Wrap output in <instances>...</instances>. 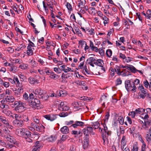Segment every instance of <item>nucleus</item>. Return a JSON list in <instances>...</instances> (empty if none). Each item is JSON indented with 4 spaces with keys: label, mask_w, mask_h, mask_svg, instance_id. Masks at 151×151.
Instances as JSON below:
<instances>
[{
    "label": "nucleus",
    "mask_w": 151,
    "mask_h": 151,
    "mask_svg": "<svg viewBox=\"0 0 151 151\" xmlns=\"http://www.w3.org/2000/svg\"><path fill=\"white\" fill-rule=\"evenodd\" d=\"M15 119L14 120L13 124L17 127H22L24 125V121L27 122L29 120L27 116L24 115L21 116L18 114H15Z\"/></svg>",
    "instance_id": "1"
},
{
    "label": "nucleus",
    "mask_w": 151,
    "mask_h": 151,
    "mask_svg": "<svg viewBox=\"0 0 151 151\" xmlns=\"http://www.w3.org/2000/svg\"><path fill=\"white\" fill-rule=\"evenodd\" d=\"M29 102L28 103L29 105L34 109H38L40 106V101L36 98H34L33 94L31 93V95L29 99Z\"/></svg>",
    "instance_id": "2"
},
{
    "label": "nucleus",
    "mask_w": 151,
    "mask_h": 151,
    "mask_svg": "<svg viewBox=\"0 0 151 151\" xmlns=\"http://www.w3.org/2000/svg\"><path fill=\"white\" fill-rule=\"evenodd\" d=\"M34 92L35 94L38 96L39 99H42L43 100H46L49 97L46 92L40 88L36 89Z\"/></svg>",
    "instance_id": "3"
},
{
    "label": "nucleus",
    "mask_w": 151,
    "mask_h": 151,
    "mask_svg": "<svg viewBox=\"0 0 151 151\" xmlns=\"http://www.w3.org/2000/svg\"><path fill=\"white\" fill-rule=\"evenodd\" d=\"M124 83L125 88L127 91H131L135 92L136 91L137 88L134 82L129 80H126Z\"/></svg>",
    "instance_id": "4"
},
{
    "label": "nucleus",
    "mask_w": 151,
    "mask_h": 151,
    "mask_svg": "<svg viewBox=\"0 0 151 151\" xmlns=\"http://www.w3.org/2000/svg\"><path fill=\"white\" fill-rule=\"evenodd\" d=\"M104 127V132L101 134L102 139L103 140V143L105 145L107 144L109 142L108 139L109 134V132L108 130V128L105 124H103Z\"/></svg>",
    "instance_id": "5"
},
{
    "label": "nucleus",
    "mask_w": 151,
    "mask_h": 151,
    "mask_svg": "<svg viewBox=\"0 0 151 151\" xmlns=\"http://www.w3.org/2000/svg\"><path fill=\"white\" fill-rule=\"evenodd\" d=\"M0 121L3 123L6 126L9 128L12 129L13 128L12 126L9 124L8 119L5 117L0 115Z\"/></svg>",
    "instance_id": "6"
},
{
    "label": "nucleus",
    "mask_w": 151,
    "mask_h": 151,
    "mask_svg": "<svg viewBox=\"0 0 151 151\" xmlns=\"http://www.w3.org/2000/svg\"><path fill=\"white\" fill-rule=\"evenodd\" d=\"M93 128L91 127H87L84 128L82 132L83 134L86 135L85 137L89 138V134L93 132Z\"/></svg>",
    "instance_id": "7"
},
{
    "label": "nucleus",
    "mask_w": 151,
    "mask_h": 151,
    "mask_svg": "<svg viewBox=\"0 0 151 151\" xmlns=\"http://www.w3.org/2000/svg\"><path fill=\"white\" fill-rule=\"evenodd\" d=\"M69 107L64 104V102H61L58 106V109L61 111H65L68 110Z\"/></svg>",
    "instance_id": "8"
},
{
    "label": "nucleus",
    "mask_w": 151,
    "mask_h": 151,
    "mask_svg": "<svg viewBox=\"0 0 151 151\" xmlns=\"http://www.w3.org/2000/svg\"><path fill=\"white\" fill-rule=\"evenodd\" d=\"M15 98L12 96H7L4 99L2 100L1 102L2 103L4 102V104L5 103V102L12 103L14 101Z\"/></svg>",
    "instance_id": "9"
},
{
    "label": "nucleus",
    "mask_w": 151,
    "mask_h": 151,
    "mask_svg": "<svg viewBox=\"0 0 151 151\" xmlns=\"http://www.w3.org/2000/svg\"><path fill=\"white\" fill-rule=\"evenodd\" d=\"M58 115H55L53 114H50L48 115H46L44 116V117L47 119L52 121L55 119L57 118Z\"/></svg>",
    "instance_id": "10"
},
{
    "label": "nucleus",
    "mask_w": 151,
    "mask_h": 151,
    "mask_svg": "<svg viewBox=\"0 0 151 151\" xmlns=\"http://www.w3.org/2000/svg\"><path fill=\"white\" fill-rule=\"evenodd\" d=\"M42 146L39 141H37L35 143L34 146L33 147L32 151H39L42 148Z\"/></svg>",
    "instance_id": "11"
},
{
    "label": "nucleus",
    "mask_w": 151,
    "mask_h": 151,
    "mask_svg": "<svg viewBox=\"0 0 151 151\" xmlns=\"http://www.w3.org/2000/svg\"><path fill=\"white\" fill-rule=\"evenodd\" d=\"M23 92V88L22 87H19L14 92V94L16 96L19 97L20 96V95Z\"/></svg>",
    "instance_id": "12"
},
{
    "label": "nucleus",
    "mask_w": 151,
    "mask_h": 151,
    "mask_svg": "<svg viewBox=\"0 0 151 151\" xmlns=\"http://www.w3.org/2000/svg\"><path fill=\"white\" fill-rule=\"evenodd\" d=\"M89 138L85 137L83 144V147L84 149L87 148L89 145Z\"/></svg>",
    "instance_id": "13"
},
{
    "label": "nucleus",
    "mask_w": 151,
    "mask_h": 151,
    "mask_svg": "<svg viewBox=\"0 0 151 151\" xmlns=\"http://www.w3.org/2000/svg\"><path fill=\"white\" fill-rule=\"evenodd\" d=\"M84 123L82 122H80L78 121H76L75 122V123L71 125L73 127L75 128H76L78 126H82Z\"/></svg>",
    "instance_id": "14"
},
{
    "label": "nucleus",
    "mask_w": 151,
    "mask_h": 151,
    "mask_svg": "<svg viewBox=\"0 0 151 151\" xmlns=\"http://www.w3.org/2000/svg\"><path fill=\"white\" fill-rule=\"evenodd\" d=\"M27 54L28 55H32L33 54V50H34V47H31L29 46H27Z\"/></svg>",
    "instance_id": "15"
},
{
    "label": "nucleus",
    "mask_w": 151,
    "mask_h": 151,
    "mask_svg": "<svg viewBox=\"0 0 151 151\" xmlns=\"http://www.w3.org/2000/svg\"><path fill=\"white\" fill-rule=\"evenodd\" d=\"M60 131L63 134H66L69 132V130L68 127L67 126H64L61 128Z\"/></svg>",
    "instance_id": "16"
},
{
    "label": "nucleus",
    "mask_w": 151,
    "mask_h": 151,
    "mask_svg": "<svg viewBox=\"0 0 151 151\" xmlns=\"http://www.w3.org/2000/svg\"><path fill=\"white\" fill-rule=\"evenodd\" d=\"M27 129L24 128H21L19 129L18 131V134L22 136H23L24 135V134Z\"/></svg>",
    "instance_id": "17"
},
{
    "label": "nucleus",
    "mask_w": 151,
    "mask_h": 151,
    "mask_svg": "<svg viewBox=\"0 0 151 151\" xmlns=\"http://www.w3.org/2000/svg\"><path fill=\"white\" fill-rule=\"evenodd\" d=\"M120 68V67L117 65H116L114 68L115 71L119 76L121 75L123 72V71L121 72Z\"/></svg>",
    "instance_id": "18"
},
{
    "label": "nucleus",
    "mask_w": 151,
    "mask_h": 151,
    "mask_svg": "<svg viewBox=\"0 0 151 151\" xmlns=\"http://www.w3.org/2000/svg\"><path fill=\"white\" fill-rule=\"evenodd\" d=\"M86 3L85 0H80V2L78 4V6L80 9H82V6H84Z\"/></svg>",
    "instance_id": "19"
},
{
    "label": "nucleus",
    "mask_w": 151,
    "mask_h": 151,
    "mask_svg": "<svg viewBox=\"0 0 151 151\" xmlns=\"http://www.w3.org/2000/svg\"><path fill=\"white\" fill-rule=\"evenodd\" d=\"M100 125L99 123L98 122L91 123V126L95 129H98Z\"/></svg>",
    "instance_id": "20"
},
{
    "label": "nucleus",
    "mask_w": 151,
    "mask_h": 151,
    "mask_svg": "<svg viewBox=\"0 0 151 151\" xmlns=\"http://www.w3.org/2000/svg\"><path fill=\"white\" fill-rule=\"evenodd\" d=\"M145 109L142 108H138L135 109L134 111L135 112L136 114L137 115V114H140L142 113L145 112Z\"/></svg>",
    "instance_id": "21"
},
{
    "label": "nucleus",
    "mask_w": 151,
    "mask_h": 151,
    "mask_svg": "<svg viewBox=\"0 0 151 151\" xmlns=\"http://www.w3.org/2000/svg\"><path fill=\"white\" fill-rule=\"evenodd\" d=\"M31 95V93L29 95V96H28L27 93L25 92L23 95V99L25 101H27L28 103L29 102V99Z\"/></svg>",
    "instance_id": "22"
},
{
    "label": "nucleus",
    "mask_w": 151,
    "mask_h": 151,
    "mask_svg": "<svg viewBox=\"0 0 151 151\" xmlns=\"http://www.w3.org/2000/svg\"><path fill=\"white\" fill-rule=\"evenodd\" d=\"M2 112L8 116H10L11 114V111L7 108L5 109L2 110Z\"/></svg>",
    "instance_id": "23"
},
{
    "label": "nucleus",
    "mask_w": 151,
    "mask_h": 151,
    "mask_svg": "<svg viewBox=\"0 0 151 151\" xmlns=\"http://www.w3.org/2000/svg\"><path fill=\"white\" fill-rule=\"evenodd\" d=\"M49 77L51 79L54 80L58 79L59 78V76L58 75L55 74L53 72H52L51 75H50Z\"/></svg>",
    "instance_id": "24"
},
{
    "label": "nucleus",
    "mask_w": 151,
    "mask_h": 151,
    "mask_svg": "<svg viewBox=\"0 0 151 151\" xmlns=\"http://www.w3.org/2000/svg\"><path fill=\"white\" fill-rule=\"evenodd\" d=\"M57 139V137L55 135H51L50 137H48L47 139L48 141L51 142H53L55 141Z\"/></svg>",
    "instance_id": "25"
},
{
    "label": "nucleus",
    "mask_w": 151,
    "mask_h": 151,
    "mask_svg": "<svg viewBox=\"0 0 151 151\" xmlns=\"http://www.w3.org/2000/svg\"><path fill=\"white\" fill-rule=\"evenodd\" d=\"M89 9L90 10L88 11L89 12H91V14L94 15L97 12L94 7H89Z\"/></svg>",
    "instance_id": "26"
},
{
    "label": "nucleus",
    "mask_w": 151,
    "mask_h": 151,
    "mask_svg": "<svg viewBox=\"0 0 151 151\" xmlns=\"http://www.w3.org/2000/svg\"><path fill=\"white\" fill-rule=\"evenodd\" d=\"M31 135V132L27 130L24 134V135H23V137L25 139H27L28 138H29L30 137Z\"/></svg>",
    "instance_id": "27"
},
{
    "label": "nucleus",
    "mask_w": 151,
    "mask_h": 151,
    "mask_svg": "<svg viewBox=\"0 0 151 151\" xmlns=\"http://www.w3.org/2000/svg\"><path fill=\"white\" fill-rule=\"evenodd\" d=\"M28 80L29 83L32 84H35L37 81V80L33 77H30L28 78Z\"/></svg>",
    "instance_id": "28"
},
{
    "label": "nucleus",
    "mask_w": 151,
    "mask_h": 151,
    "mask_svg": "<svg viewBox=\"0 0 151 151\" xmlns=\"http://www.w3.org/2000/svg\"><path fill=\"white\" fill-rule=\"evenodd\" d=\"M13 64H12L11 66H9V69L10 71L12 72L13 73H14L15 72L17 71V67L16 66H13Z\"/></svg>",
    "instance_id": "29"
},
{
    "label": "nucleus",
    "mask_w": 151,
    "mask_h": 151,
    "mask_svg": "<svg viewBox=\"0 0 151 151\" xmlns=\"http://www.w3.org/2000/svg\"><path fill=\"white\" fill-rule=\"evenodd\" d=\"M28 65L27 64H22L20 65L19 67L23 70H27L28 69Z\"/></svg>",
    "instance_id": "30"
},
{
    "label": "nucleus",
    "mask_w": 151,
    "mask_h": 151,
    "mask_svg": "<svg viewBox=\"0 0 151 151\" xmlns=\"http://www.w3.org/2000/svg\"><path fill=\"white\" fill-rule=\"evenodd\" d=\"M126 139L125 136H123L121 141V145H123V147L125 146L126 145Z\"/></svg>",
    "instance_id": "31"
},
{
    "label": "nucleus",
    "mask_w": 151,
    "mask_h": 151,
    "mask_svg": "<svg viewBox=\"0 0 151 151\" xmlns=\"http://www.w3.org/2000/svg\"><path fill=\"white\" fill-rule=\"evenodd\" d=\"M25 47H26L25 45L23 44H22L19 45V46H18L16 49V50H17L18 51L22 50L24 49Z\"/></svg>",
    "instance_id": "32"
},
{
    "label": "nucleus",
    "mask_w": 151,
    "mask_h": 151,
    "mask_svg": "<svg viewBox=\"0 0 151 151\" xmlns=\"http://www.w3.org/2000/svg\"><path fill=\"white\" fill-rule=\"evenodd\" d=\"M47 5L48 6H49L50 8H51L52 9H50L51 11V15L50 16H51L52 18H55V17L54 15V14L53 13V7L50 4H47Z\"/></svg>",
    "instance_id": "33"
},
{
    "label": "nucleus",
    "mask_w": 151,
    "mask_h": 151,
    "mask_svg": "<svg viewBox=\"0 0 151 151\" xmlns=\"http://www.w3.org/2000/svg\"><path fill=\"white\" fill-rule=\"evenodd\" d=\"M33 120L37 125H40V119L38 116H35L33 117Z\"/></svg>",
    "instance_id": "34"
},
{
    "label": "nucleus",
    "mask_w": 151,
    "mask_h": 151,
    "mask_svg": "<svg viewBox=\"0 0 151 151\" xmlns=\"http://www.w3.org/2000/svg\"><path fill=\"white\" fill-rule=\"evenodd\" d=\"M14 106L15 107V108L14 109L16 111H19V102L18 101H16L14 102Z\"/></svg>",
    "instance_id": "35"
},
{
    "label": "nucleus",
    "mask_w": 151,
    "mask_h": 151,
    "mask_svg": "<svg viewBox=\"0 0 151 151\" xmlns=\"http://www.w3.org/2000/svg\"><path fill=\"white\" fill-rule=\"evenodd\" d=\"M83 70L82 71V73H84L86 72L87 74H90V72L88 70L87 66L86 65H85L83 68Z\"/></svg>",
    "instance_id": "36"
},
{
    "label": "nucleus",
    "mask_w": 151,
    "mask_h": 151,
    "mask_svg": "<svg viewBox=\"0 0 151 151\" xmlns=\"http://www.w3.org/2000/svg\"><path fill=\"white\" fill-rule=\"evenodd\" d=\"M18 76L21 80V81H24L26 79V77L22 73L19 74Z\"/></svg>",
    "instance_id": "37"
},
{
    "label": "nucleus",
    "mask_w": 151,
    "mask_h": 151,
    "mask_svg": "<svg viewBox=\"0 0 151 151\" xmlns=\"http://www.w3.org/2000/svg\"><path fill=\"white\" fill-rule=\"evenodd\" d=\"M129 70H131L133 73H135L137 71L136 68L132 65H130Z\"/></svg>",
    "instance_id": "38"
},
{
    "label": "nucleus",
    "mask_w": 151,
    "mask_h": 151,
    "mask_svg": "<svg viewBox=\"0 0 151 151\" xmlns=\"http://www.w3.org/2000/svg\"><path fill=\"white\" fill-rule=\"evenodd\" d=\"M118 121L121 124H123L124 123V119L123 117L119 116L118 119Z\"/></svg>",
    "instance_id": "39"
},
{
    "label": "nucleus",
    "mask_w": 151,
    "mask_h": 151,
    "mask_svg": "<svg viewBox=\"0 0 151 151\" xmlns=\"http://www.w3.org/2000/svg\"><path fill=\"white\" fill-rule=\"evenodd\" d=\"M65 2L66 3V6L68 10L69 11H71L72 8L71 4L67 2L66 0L65 1Z\"/></svg>",
    "instance_id": "40"
},
{
    "label": "nucleus",
    "mask_w": 151,
    "mask_h": 151,
    "mask_svg": "<svg viewBox=\"0 0 151 151\" xmlns=\"http://www.w3.org/2000/svg\"><path fill=\"white\" fill-rule=\"evenodd\" d=\"M97 61L98 62V66L102 67L104 64L103 60L101 59H97Z\"/></svg>",
    "instance_id": "41"
},
{
    "label": "nucleus",
    "mask_w": 151,
    "mask_h": 151,
    "mask_svg": "<svg viewBox=\"0 0 151 151\" xmlns=\"http://www.w3.org/2000/svg\"><path fill=\"white\" fill-rule=\"evenodd\" d=\"M68 114L67 112H63L60 113L59 116L60 117H65L68 116Z\"/></svg>",
    "instance_id": "42"
},
{
    "label": "nucleus",
    "mask_w": 151,
    "mask_h": 151,
    "mask_svg": "<svg viewBox=\"0 0 151 151\" xmlns=\"http://www.w3.org/2000/svg\"><path fill=\"white\" fill-rule=\"evenodd\" d=\"M106 54L107 56L110 58L112 54V51L111 49H108L106 50Z\"/></svg>",
    "instance_id": "43"
},
{
    "label": "nucleus",
    "mask_w": 151,
    "mask_h": 151,
    "mask_svg": "<svg viewBox=\"0 0 151 151\" xmlns=\"http://www.w3.org/2000/svg\"><path fill=\"white\" fill-rule=\"evenodd\" d=\"M128 115L129 116H131L132 118H134L135 116L136 115L134 111L130 112L129 113Z\"/></svg>",
    "instance_id": "44"
},
{
    "label": "nucleus",
    "mask_w": 151,
    "mask_h": 151,
    "mask_svg": "<svg viewBox=\"0 0 151 151\" xmlns=\"http://www.w3.org/2000/svg\"><path fill=\"white\" fill-rule=\"evenodd\" d=\"M141 91V93L142 94H146V95H148V96L149 97V98H151V96L150 95V94L147 92L146 91L145 89L144 88L143 89H142V90H140Z\"/></svg>",
    "instance_id": "45"
},
{
    "label": "nucleus",
    "mask_w": 151,
    "mask_h": 151,
    "mask_svg": "<svg viewBox=\"0 0 151 151\" xmlns=\"http://www.w3.org/2000/svg\"><path fill=\"white\" fill-rule=\"evenodd\" d=\"M81 133V132L80 131L73 130L72 131L71 134L73 135H78Z\"/></svg>",
    "instance_id": "46"
},
{
    "label": "nucleus",
    "mask_w": 151,
    "mask_h": 151,
    "mask_svg": "<svg viewBox=\"0 0 151 151\" xmlns=\"http://www.w3.org/2000/svg\"><path fill=\"white\" fill-rule=\"evenodd\" d=\"M148 95H146V94L141 93L139 95V96L140 98H142V99H145V97H146L147 99H150L151 98H149V97H148Z\"/></svg>",
    "instance_id": "47"
},
{
    "label": "nucleus",
    "mask_w": 151,
    "mask_h": 151,
    "mask_svg": "<svg viewBox=\"0 0 151 151\" xmlns=\"http://www.w3.org/2000/svg\"><path fill=\"white\" fill-rule=\"evenodd\" d=\"M19 102V109L22 107H24L25 105V103L22 102H21L20 101H18Z\"/></svg>",
    "instance_id": "48"
},
{
    "label": "nucleus",
    "mask_w": 151,
    "mask_h": 151,
    "mask_svg": "<svg viewBox=\"0 0 151 151\" xmlns=\"http://www.w3.org/2000/svg\"><path fill=\"white\" fill-rule=\"evenodd\" d=\"M109 71H111V74L112 76H114L115 74V72L114 69L113 68H110L109 70Z\"/></svg>",
    "instance_id": "49"
},
{
    "label": "nucleus",
    "mask_w": 151,
    "mask_h": 151,
    "mask_svg": "<svg viewBox=\"0 0 151 151\" xmlns=\"http://www.w3.org/2000/svg\"><path fill=\"white\" fill-rule=\"evenodd\" d=\"M68 138L69 136L68 135H63L61 138V140L62 141H64Z\"/></svg>",
    "instance_id": "50"
},
{
    "label": "nucleus",
    "mask_w": 151,
    "mask_h": 151,
    "mask_svg": "<svg viewBox=\"0 0 151 151\" xmlns=\"http://www.w3.org/2000/svg\"><path fill=\"white\" fill-rule=\"evenodd\" d=\"M122 80L120 78H118L116 81V85H118L122 84Z\"/></svg>",
    "instance_id": "51"
},
{
    "label": "nucleus",
    "mask_w": 151,
    "mask_h": 151,
    "mask_svg": "<svg viewBox=\"0 0 151 151\" xmlns=\"http://www.w3.org/2000/svg\"><path fill=\"white\" fill-rule=\"evenodd\" d=\"M95 61V59L93 57H90L87 59V61L88 63L89 62H93Z\"/></svg>",
    "instance_id": "52"
},
{
    "label": "nucleus",
    "mask_w": 151,
    "mask_h": 151,
    "mask_svg": "<svg viewBox=\"0 0 151 151\" xmlns=\"http://www.w3.org/2000/svg\"><path fill=\"white\" fill-rule=\"evenodd\" d=\"M9 141H10L12 143L14 144H17L15 139H13L12 137L11 138V139H9Z\"/></svg>",
    "instance_id": "53"
},
{
    "label": "nucleus",
    "mask_w": 151,
    "mask_h": 151,
    "mask_svg": "<svg viewBox=\"0 0 151 151\" xmlns=\"http://www.w3.org/2000/svg\"><path fill=\"white\" fill-rule=\"evenodd\" d=\"M66 76H65V77H64L65 78L64 80H62V82H65L66 79H67L68 78H69L71 76V75H70V73H67L66 74Z\"/></svg>",
    "instance_id": "54"
},
{
    "label": "nucleus",
    "mask_w": 151,
    "mask_h": 151,
    "mask_svg": "<svg viewBox=\"0 0 151 151\" xmlns=\"http://www.w3.org/2000/svg\"><path fill=\"white\" fill-rule=\"evenodd\" d=\"M138 148L137 147V144H134L133 146V148L132 150V151H138Z\"/></svg>",
    "instance_id": "55"
},
{
    "label": "nucleus",
    "mask_w": 151,
    "mask_h": 151,
    "mask_svg": "<svg viewBox=\"0 0 151 151\" xmlns=\"http://www.w3.org/2000/svg\"><path fill=\"white\" fill-rule=\"evenodd\" d=\"M7 50L10 53H13L14 50V49L12 47H9L7 48Z\"/></svg>",
    "instance_id": "56"
},
{
    "label": "nucleus",
    "mask_w": 151,
    "mask_h": 151,
    "mask_svg": "<svg viewBox=\"0 0 151 151\" xmlns=\"http://www.w3.org/2000/svg\"><path fill=\"white\" fill-rule=\"evenodd\" d=\"M8 79L9 81L12 84L14 85L16 84V83H15V80H14V78L12 79L10 78H8Z\"/></svg>",
    "instance_id": "57"
},
{
    "label": "nucleus",
    "mask_w": 151,
    "mask_h": 151,
    "mask_svg": "<svg viewBox=\"0 0 151 151\" xmlns=\"http://www.w3.org/2000/svg\"><path fill=\"white\" fill-rule=\"evenodd\" d=\"M136 15L137 17L138 18L139 21H141L142 22V18L141 16L140 15V14L139 13H136Z\"/></svg>",
    "instance_id": "58"
},
{
    "label": "nucleus",
    "mask_w": 151,
    "mask_h": 151,
    "mask_svg": "<svg viewBox=\"0 0 151 151\" xmlns=\"http://www.w3.org/2000/svg\"><path fill=\"white\" fill-rule=\"evenodd\" d=\"M1 86H3L6 88H7L9 86V83L8 82H3Z\"/></svg>",
    "instance_id": "59"
},
{
    "label": "nucleus",
    "mask_w": 151,
    "mask_h": 151,
    "mask_svg": "<svg viewBox=\"0 0 151 151\" xmlns=\"http://www.w3.org/2000/svg\"><path fill=\"white\" fill-rule=\"evenodd\" d=\"M144 86L146 88H148L149 85V83L147 80H146L143 83Z\"/></svg>",
    "instance_id": "60"
},
{
    "label": "nucleus",
    "mask_w": 151,
    "mask_h": 151,
    "mask_svg": "<svg viewBox=\"0 0 151 151\" xmlns=\"http://www.w3.org/2000/svg\"><path fill=\"white\" fill-rule=\"evenodd\" d=\"M107 100L106 96L103 95L101 96V98L100 99V101H105Z\"/></svg>",
    "instance_id": "61"
},
{
    "label": "nucleus",
    "mask_w": 151,
    "mask_h": 151,
    "mask_svg": "<svg viewBox=\"0 0 151 151\" xmlns=\"http://www.w3.org/2000/svg\"><path fill=\"white\" fill-rule=\"evenodd\" d=\"M8 128L7 127L3 129V132L6 134L9 133V131L8 130Z\"/></svg>",
    "instance_id": "62"
},
{
    "label": "nucleus",
    "mask_w": 151,
    "mask_h": 151,
    "mask_svg": "<svg viewBox=\"0 0 151 151\" xmlns=\"http://www.w3.org/2000/svg\"><path fill=\"white\" fill-rule=\"evenodd\" d=\"M119 57L121 58H122L123 59H124L126 58V57L125 55L122 54L121 53H120L119 54Z\"/></svg>",
    "instance_id": "63"
},
{
    "label": "nucleus",
    "mask_w": 151,
    "mask_h": 151,
    "mask_svg": "<svg viewBox=\"0 0 151 151\" xmlns=\"http://www.w3.org/2000/svg\"><path fill=\"white\" fill-rule=\"evenodd\" d=\"M147 139L148 142H151V135L147 134Z\"/></svg>",
    "instance_id": "64"
}]
</instances>
